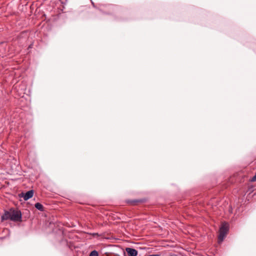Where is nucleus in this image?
<instances>
[{
    "mask_svg": "<svg viewBox=\"0 0 256 256\" xmlns=\"http://www.w3.org/2000/svg\"><path fill=\"white\" fill-rule=\"evenodd\" d=\"M33 194H34V191L32 190H29V191L27 192L24 196H23L24 199L25 200H26L30 198H32L33 196Z\"/></svg>",
    "mask_w": 256,
    "mask_h": 256,
    "instance_id": "nucleus-4",
    "label": "nucleus"
},
{
    "mask_svg": "<svg viewBox=\"0 0 256 256\" xmlns=\"http://www.w3.org/2000/svg\"><path fill=\"white\" fill-rule=\"evenodd\" d=\"M126 251L129 256H136L138 255V251L132 248H128Z\"/></svg>",
    "mask_w": 256,
    "mask_h": 256,
    "instance_id": "nucleus-3",
    "label": "nucleus"
},
{
    "mask_svg": "<svg viewBox=\"0 0 256 256\" xmlns=\"http://www.w3.org/2000/svg\"><path fill=\"white\" fill-rule=\"evenodd\" d=\"M22 212L20 210L14 208H10L8 210H5L1 216L2 220H10L14 222H22Z\"/></svg>",
    "mask_w": 256,
    "mask_h": 256,
    "instance_id": "nucleus-1",
    "label": "nucleus"
},
{
    "mask_svg": "<svg viewBox=\"0 0 256 256\" xmlns=\"http://www.w3.org/2000/svg\"><path fill=\"white\" fill-rule=\"evenodd\" d=\"M98 256V252L96 250L92 251L90 254V256Z\"/></svg>",
    "mask_w": 256,
    "mask_h": 256,
    "instance_id": "nucleus-6",
    "label": "nucleus"
},
{
    "mask_svg": "<svg viewBox=\"0 0 256 256\" xmlns=\"http://www.w3.org/2000/svg\"><path fill=\"white\" fill-rule=\"evenodd\" d=\"M148 256H160L159 254H152V255H150Z\"/></svg>",
    "mask_w": 256,
    "mask_h": 256,
    "instance_id": "nucleus-8",
    "label": "nucleus"
},
{
    "mask_svg": "<svg viewBox=\"0 0 256 256\" xmlns=\"http://www.w3.org/2000/svg\"><path fill=\"white\" fill-rule=\"evenodd\" d=\"M251 181L252 182H256V172L254 176L252 178Z\"/></svg>",
    "mask_w": 256,
    "mask_h": 256,
    "instance_id": "nucleus-7",
    "label": "nucleus"
},
{
    "mask_svg": "<svg viewBox=\"0 0 256 256\" xmlns=\"http://www.w3.org/2000/svg\"><path fill=\"white\" fill-rule=\"evenodd\" d=\"M35 207L38 210H40V211H44V208L43 206L41 204H40L39 202H37V203H36L35 204Z\"/></svg>",
    "mask_w": 256,
    "mask_h": 256,
    "instance_id": "nucleus-5",
    "label": "nucleus"
},
{
    "mask_svg": "<svg viewBox=\"0 0 256 256\" xmlns=\"http://www.w3.org/2000/svg\"><path fill=\"white\" fill-rule=\"evenodd\" d=\"M229 229V226L228 223H224L220 226L219 230V235L218 236V242L219 243L222 242L226 237Z\"/></svg>",
    "mask_w": 256,
    "mask_h": 256,
    "instance_id": "nucleus-2",
    "label": "nucleus"
}]
</instances>
